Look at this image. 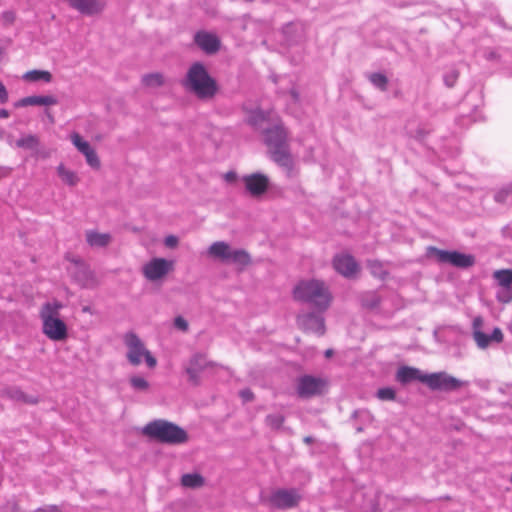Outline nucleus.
I'll use <instances>...</instances> for the list:
<instances>
[{
    "instance_id": "obj_1",
    "label": "nucleus",
    "mask_w": 512,
    "mask_h": 512,
    "mask_svg": "<svg viewBox=\"0 0 512 512\" xmlns=\"http://www.w3.org/2000/svg\"><path fill=\"white\" fill-rule=\"evenodd\" d=\"M183 87L194 94L199 100L213 99L219 91V86L202 62H194L182 80Z\"/></svg>"
},
{
    "instance_id": "obj_2",
    "label": "nucleus",
    "mask_w": 512,
    "mask_h": 512,
    "mask_svg": "<svg viewBox=\"0 0 512 512\" xmlns=\"http://www.w3.org/2000/svg\"><path fill=\"white\" fill-rule=\"evenodd\" d=\"M264 144L270 158L279 166L292 169L293 159L288 144V132L282 123L263 129Z\"/></svg>"
},
{
    "instance_id": "obj_3",
    "label": "nucleus",
    "mask_w": 512,
    "mask_h": 512,
    "mask_svg": "<svg viewBox=\"0 0 512 512\" xmlns=\"http://www.w3.org/2000/svg\"><path fill=\"white\" fill-rule=\"evenodd\" d=\"M293 297L296 301L311 304L319 312H325L332 300L325 283L317 279L300 281L293 289Z\"/></svg>"
},
{
    "instance_id": "obj_4",
    "label": "nucleus",
    "mask_w": 512,
    "mask_h": 512,
    "mask_svg": "<svg viewBox=\"0 0 512 512\" xmlns=\"http://www.w3.org/2000/svg\"><path fill=\"white\" fill-rule=\"evenodd\" d=\"M142 432L157 442L169 445L184 444L189 440L186 430L165 419L150 421L143 427Z\"/></svg>"
},
{
    "instance_id": "obj_5",
    "label": "nucleus",
    "mask_w": 512,
    "mask_h": 512,
    "mask_svg": "<svg viewBox=\"0 0 512 512\" xmlns=\"http://www.w3.org/2000/svg\"><path fill=\"white\" fill-rule=\"evenodd\" d=\"M62 307V303L58 301L46 302L40 312L43 321V333L53 341H63L68 337L67 325L59 318V310Z\"/></svg>"
},
{
    "instance_id": "obj_6",
    "label": "nucleus",
    "mask_w": 512,
    "mask_h": 512,
    "mask_svg": "<svg viewBox=\"0 0 512 512\" xmlns=\"http://www.w3.org/2000/svg\"><path fill=\"white\" fill-rule=\"evenodd\" d=\"M208 254L226 264H236L244 268L251 264V256L245 249H232L231 246L224 241H216L208 248Z\"/></svg>"
},
{
    "instance_id": "obj_7",
    "label": "nucleus",
    "mask_w": 512,
    "mask_h": 512,
    "mask_svg": "<svg viewBox=\"0 0 512 512\" xmlns=\"http://www.w3.org/2000/svg\"><path fill=\"white\" fill-rule=\"evenodd\" d=\"M426 256L434 257L439 264H450L456 268L467 269L476 263L472 254H465L457 250H442L435 246L426 248Z\"/></svg>"
},
{
    "instance_id": "obj_8",
    "label": "nucleus",
    "mask_w": 512,
    "mask_h": 512,
    "mask_svg": "<svg viewBox=\"0 0 512 512\" xmlns=\"http://www.w3.org/2000/svg\"><path fill=\"white\" fill-rule=\"evenodd\" d=\"M468 384L445 371L434 372L426 375L425 385L432 391L455 392Z\"/></svg>"
},
{
    "instance_id": "obj_9",
    "label": "nucleus",
    "mask_w": 512,
    "mask_h": 512,
    "mask_svg": "<svg viewBox=\"0 0 512 512\" xmlns=\"http://www.w3.org/2000/svg\"><path fill=\"white\" fill-rule=\"evenodd\" d=\"M209 367H221L223 365L213 361H208L206 356L202 353H195L191 356L187 364L185 365V372L188 375V381L194 386H198L201 383L200 373Z\"/></svg>"
},
{
    "instance_id": "obj_10",
    "label": "nucleus",
    "mask_w": 512,
    "mask_h": 512,
    "mask_svg": "<svg viewBox=\"0 0 512 512\" xmlns=\"http://www.w3.org/2000/svg\"><path fill=\"white\" fill-rule=\"evenodd\" d=\"M324 312L309 311L301 313L297 316L298 327L306 333H315L318 336H323L326 332Z\"/></svg>"
},
{
    "instance_id": "obj_11",
    "label": "nucleus",
    "mask_w": 512,
    "mask_h": 512,
    "mask_svg": "<svg viewBox=\"0 0 512 512\" xmlns=\"http://www.w3.org/2000/svg\"><path fill=\"white\" fill-rule=\"evenodd\" d=\"M326 385L324 379L306 374L298 377L296 392L300 398H310L321 395Z\"/></svg>"
},
{
    "instance_id": "obj_12",
    "label": "nucleus",
    "mask_w": 512,
    "mask_h": 512,
    "mask_svg": "<svg viewBox=\"0 0 512 512\" xmlns=\"http://www.w3.org/2000/svg\"><path fill=\"white\" fill-rule=\"evenodd\" d=\"M482 325L483 319L481 316H477L473 319L472 335L473 339L475 340L477 346L480 349H486L492 342L501 343L503 341L504 336L500 328L495 327L491 334H486L481 331Z\"/></svg>"
},
{
    "instance_id": "obj_13",
    "label": "nucleus",
    "mask_w": 512,
    "mask_h": 512,
    "mask_svg": "<svg viewBox=\"0 0 512 512\" xmlns=\"http://www.w3.org/2000/svg\"><path fill=\"white\" fill-rule=\"evenodd\" d=\"M301 496L295 489H277L268 497L269 505L276 509H288L298 506Z\"/></svg>"
},
{
    "instance_id": "obj_14",
    "label": "nucleus",
    "mask_w": 512,
    "mask_h": 512,
    "mask_svg": "<svg viewBox=\"0 0 512 512\" xmlns=\"http://www.w3.org/2000/svg\"><path fill=\"white\" fill-rule=\"evenodd\" d=\"M242 181L245 184L246 191L255 198L264 195L268 191L270 185L268 176L260 172L244 175L242 177Z\"/></svg>"
},
{
    "instance_id": "obj_15",
    "label": "nucleus",
    "mask_w": 512,
    "mask_h": 512,
    "mask_svg": "<svg viewBox=\"0 0 512 512\" xmlns=\"http://www.w3.org/2000/svg\"><path fill=\"white\" fill-rule=\"evenodd\" d=\"M173 269V261L165 258H153L143 266V274L150 281H157Z\"/></svg>"
},
{
    "instance_id": "obj_16",
    "label": "nucleus",
    "mask_w": 512,
    "mask_h": 512,
    "mask_svg": "<svg viewBox=\"0 0 512 512\" xmlns=\"http://www.w3.org/2000/svg\"><path fill=\"white\" fill-rule=\"evenodd\" d=\"M74 267L71 270L72 279L81 287V288H94L97 285V281L95 279V275L93 271L90 269L89 265L81 260H76L74 262Z\"/></svg>"
},
{
    "instance_id": "obj_17",
    "label": "nucleus",
    "mask_w": 512,
    "mask_h": 512,
    "mask_svg": "<svg viewBox=\"0 0 512 512\" xmlns=\"http://www.w3.org/2000/svg\"><path fill=\"white\" fill-rule=\"evenodd\" d=\"M124 343L128 347V361L134 366L139 365L141 363V356L147 350L141 339L134 332H128L125 334Z\"/></svg>"
},
{
    "instance_id": "obj_18",
    "label": "nucleus",
    "mask_w": 512,
    "mask_h": 512,
    "mask_svg": "<svg viewBox=\"0 0 512 512\" xmlns=\"http://www.w3.org/2000/svg\"><path fill=\"white\" fill-rule=\"evenodd\" d=\"M71 140L77 150L85 156L87 164L91 168L98 170L101 167V162L95 149L90 145V143L84 140L76 132L71 135Z\"/></svg>"
},
{
    "instance_id": "obj_19",
    "label": "nucleus",
    "mask_w": 512,
    "mask_h": 512,
    "mask_svg": "<svg viewBox=\"0 0 512 512\" xmlns=\"http://www.w3.org/2000/svg\"><path fill=\"white\" fill-rule=\"evenodd\" d=\"M335 270L346 278H353L359 270V265L350 254L336 255L333 259Z\"/></svg>"
},
{
    "instance_id": "obj_20",
    "label": "nucleus",
    "mask_w": 512,
    "mask_h": 512,
    "mask_svg": "<svg viewBox=\"0 0 512 512\" xmlns=\"http://www.w3.org/2000/svg\"><path fill=\"white\" fill-rule=\"evenodd\" d=\"M195 44L203 50L206 54H215L221 47L220 39L209 32L198 31L194 35Z\"/></svg>"
},
{
    "instance_id": "obj_21",
    "label": "nucleus",
    "mask_w": 512,
    "mask_h": 512,
    "mask_svg": "<svg viewBox=\"0 0 512 512\" xmlns=\"http://www.w3.org/2000/svg\"><path fill=\"white\" fill-rule=\"evenodd\" d=\"M427 373H423L420 369L410 366H402L397 370L396 380L402 385H407L413 381H419L425 384Z\"/></svg>"
},
{
    "instance_id": "obj_22",
    "label": "nucleus",
    "mask_w": 512,
    "mask_h": 512,
    "mask_svg": "<svg viewBox=\"0 0 512 512\" xmlns=\"http://www.w3.org/2000/svg\"><path fill=\"white\" fill-rule=\"evenodd\" d=\"M16 146L24 150L32 151L33 155L37 157L47 158L49 156L48 153L40 149V139L35 134H28L19 138L16 141Z\"/></svg>"
},
{
    "instance_id": "obj_23",
    "label": "nucleus",
    "mask_w": 512,
    "mask_h": 512,
    "mask_svg": "<svg viewBox=\"0 0 512 512\" xmlns=\"http://www.w3.org/2000/svg\"><path fill=\"white\" fill-rule=\"evenodd\" d=\"M2 395L8 399L24 404L35 405L38 404L40 398L38 395H28L22 391L19 387L12 386L2 390Z\"/></svg>"
},
{
    "instance_id": "obj_24",
    "label": "nucleus",
    "mask_w": 512,
    "mask_h": 512,
    "mask_svg": "<svg viewBox=\"0 0 512 512\" xmlns=\"http://www.w3.org/2000/svg\"><path fill=\"white\" fill-rule=\"evenodd\" d=\"M243 110L248 113L245 122L255 130L263 128V124L268 122L270 119V112L265 111L261 108L247 109L243 107Z\"/></svg>"
},
{
    "instance_id": "obj_25",
    "label": "nucleus",
    "mask_w": 512,
    "mask_h": 512,
    "mask_svg": "<svg viewBox=\"0 0 512 512\" xmlns=\"http://www.w3.org/2000/svg\"><path fill=\"white\" fill-rule=\"evenodd\" d=\"M359 301L362 308L375 311L378 310L382 302V297L376 290L364 291L359 295Z\"/></svg>"
},
{
    "instance_id": "obj_26",
    "label": "nucleus",
    "mask_w": 512,
    "mask_h": 512,
    "mask_svg": "<svg viewBox=\"0 0 512 512\" xmlns=\"http://www.w3.org/2000/svg\"><path fill=\"white\" fill-rule=\"evenodd\" d=\"M111 235L109 233H99L90 231L86 235L87 243L92 247H106L111 242Z\"/></svg>"
},
{
    "instance_id": "obj_27",
    "label": "nucleus",
    "mask_w": 512,
    "mask_h": 512,
    "mask_svg": "<svg viewBox=\"0 0 512 512\" xmlns=\"http://www.w3.org/2000/svg\"><path fill=\"white\" fill-rule=\"evenodd\" d=\"M205 479L199 473H187L181 477V484L187 488H200L204 485Z\"/></svg>"
},
{
    "instance_id": "obj_28",
    "label": "nucleus",
    "mask_w": 512,
    "mask_h": 512,
    "mask_svg": "<svg viewBox=\"0 0 512 512\" xmlns=\"http://www.w3.org/2000/svg\"><path fill=\"white\" fill-rule=\"evenodd\" d=\"M22 78L25 80V81H30V82H36V81H44V82H51L52 81V74L49 72V71H46V70H30V71H27L23 76Z\"/></svg>"
},
{
    "instance_id": "obj_29",
    "label": "nucleus",
    "mask_w": 512,
    "mask_h": 512,
    "mask_svg": "<svg viewBox=\"0 0 512 512\" xmlns=\"http://www.w3.org/2000/svg\"><path fill=\"white\" fill-rule=\"evenodd\" d=\"M57 174L61 180L69 186H75L79 178L74 171L67 170L63 164L57 167Z\"/></svg>"
},
{
    "instance_id": "obj_30",
    "label": "nucleus",
    "mask_w": 512,
    "mask_h": 512,
    "mask_svg": "<svg viewBox=\"0 0 512 512\" xmlns=\"http://www.w3.org/2000/svg\"><path fill=\"white\" fill-rule=\"evenodd\" d=\"M493 278L501 287H512V269H500L493 273Z\"/></svg>"
},
{
    "instance_id": "obj_31",
    "label": "nucleus",
    "mask_w": 512,
    "mask_h": 512,
    "mask_svg": "<svg viewBox=\"0 0 512 512\" xmlns=\"http://www.w3.org/2000/svg\"><path fill=\"white\" fill-rule=\"evenodd\" d=\"M367 267L374 277L381 280L386 279V277L389 275V272L383 268V264L379 260H368Z\"/></svg>"
},
{
    "instance_id": "obj_32",
    "label": "nucleus",
    "mask_w": 512,
    "mask_h": 512,
    "mask_svg": "<svg viewBox=\"0 0 512 512\" xmlns=\"http://www.w3.org/2000/svg\"><path fill=\"white\" fill-rule=\"evenodd\" d=\"M368 79L379 90L386 91L388 89L389 80L385 74L374 72L368 76Z\"/></svg>"
},
{
    "instance_id": "obj_33",
    "label": "nucleus",
    "mask_w": 512,
    "mask_h": 512,
    "mask_svg": "<svg viewBox=\"0 0 512 512\" xmlns=\"http://www.w3.org/2000/svg\"><path fill=\"white\" fill-rule=\"evenodd\" d=\"M142 83L147 87H160L164 84V77L161 73H149L142 77Z\"/></svg>"
},
{
    "instance_id": "obj_34",
    "label": "nucleus",
    "mask_w": 512,
    "mask_h": 512,
    "mask_svg": "<svg viewBox=\"0 0 512 512\" xmlns=\"http://www.w3.org/2000/svg\"><path fill=\"white\" fill-rule=\"evenodd\" d=\"M285 422V417L282 414H268L265 417V423L273 430H279L283 423Z\"/></svg>"
},
{
    "instance_id": "obj_35",
    "label": "nucleus",
    "mask_w": 512,
    "mask_h": 512,
    "mask_svg": "<svg viewBox=\"0 0 512 512\" xmlns=\"http://www.w3.org/2000/svg\"><path fill=\"white\" fill-rule=\"evenodd\" d=\"M376 396L382 401H393L396 399V391L392 387H383L377 390Z\"/></svg>"
},
{
    "instance_id": "obj_36",
    "label": "nucleus",
    "mask_w": 512,
    "mask_h": 512,
    "mask_svg": "<svg viewBox=\"0 0 512 512\" xmlns=\"http://www.w3.org/2000/svg\"><path fill=\"white\" fill-rule=\"evenodd\" d=\"M35 105H39V95H32V96H27V97L21 98L14 104V106L16 108L26 107V106H35Z\"/></svg>"
},
{
    "instance_id": "obj_37",
    "label": "nucleus",
    "mask_w": 512,
    "mask_h": 512,
    "mask_svg": "<svg viewBox=\"0 0 512 512\" xmlns=\"http://www.w3.org/2000/svg\"><path fill=\"white\" fill-rule=\"evenodd\" d=\"M130 384L135 390H147L149 388V383L143 377L140 376H132L130 378Z\"/></svg>"
},
{
    "instance_id": "obj_38",
    "label": "nucleus",
    "mask_w": 512,
    "mask_h": 512,
    "mask_svg": "<svg viewBox=\"0 0 512 512\" xmlns=\"http://www.w3.org/2000/svg\"><path fill=\"white\" fill-rule=\"evenodd\" d=\"M496 297L501 303H509L512 301V287H501Z\"/></svg>"
},
{
    "instance_id": "obj_39",
    "label": "nucleus",
    "mask_w": 512,
    "mask_h": 512,
    "mask_svg": "<svg viewBox=\"0 0 512 512\" xmlns=\"http://www.w3.org/2000/svg\"><path fill=\"white\" fill-rule=\"evenodd\" d=\"M458 77L459 71L456 69H453L450 72L446 73L443 77L445 85L449 88H452L455 85Z\"/></svg>"
},
{
    "instance_id": "obj_40",
    "label": "nucleus",
    "mask_w": 512,
    "mask_h": 512,
    "mask_svg": "<svg viewBox=\"0 0 512 512\" xmlns=\"http://www.w3.org/2000/svg\"><path fill=\"white\" fill-rule=\"evenodd\" d=\"M361 416H368V423H372L374 421L373 414L367 409L354 410L351 415V419H357Z\"/></svg>"
},
{
    "instance_id": "obj_41",
    "label": "nucleus",
    "mask_w": 512,
    "mask_h": 512,
    "mask_svg": "<svg viewBox=\"0 0 512 512\" xmlns=\"http://www.w3.org/2000/svg\"><path fill=\"white\" fill-rule=\"evenodd\" d=\"M58 104V99L53 95H39V105L50 106Z\"/></svg>"
},
{
    "instance_id": "obj_42",
    "label": "nucleus",
    "mask_w": 512,
    "mask_h": 512,
    "mask_svg": "<svg viewBox=\"0 0 512 512\" xmlns=\"http://www.w3.org/2000/svg\"><path fill=\"white\" fill-rule=\"evenodd\" d=\"M1 19H2L3 25L9 26L14 23V21L16 19V15L11 10L4 11L1 15Z\"/></svg>"
},
{
    "instance_id": "obj_43",
    "label": "nucleus",
    "mask_w": 512,
    "mask_h": 512,
    "mask_svg": "<svg viewBox=\"0 0 512 512\" xmlns=\"http://www.w3.org/2000/svg\"><path fill=\"white\" fill-rule=\"evenodd\" d=\"M174 326L183 332H186L189 328V324H188L187 320L184 319L182 316H177L174 319Z\"/></svg>"
},
{
    "instance_id": "obj_44",
    "label": "nucleus",
    "mask_w": 512,
    "mask_h": 512,
    "mask_svg": "<svg viewBox=\"0 0 512 512\" xmlns=\"http://www.w3.org/2000/svg\"><path fill=\"white\" fill-rule=\"evenodd\" d=\"M239 396L241 397V399L245 403L252 402L254 400V398H255V395H254L253 391L251 389H249V388H245V389L240 390Z\"/></svg>"
},
{
    "instance_id": "obj_45",
    "label": "nucleus",
    "mask_w": 512,
    "mask_h": 512,
    "mask_svg": "<svg viewBox=\"0 0 512 512\" xmlns=\"http://www.w3.org/2000/svg\"><path fill=\"white\" fill-rule=\"evenodd\" d=\"M428 134L429 131L425 130L422 127H419L415 130L414 133H411L410 136L415 138L417 141L422 142Z\"/></svg>"
},
{
    "instance_id": "obj_46",
    "label": "nucleus",
    "mask_w": 512,
    "mask_h": 512,
    "mask_svg": "<svg viewBox=\"0 0 512 512\" xmlns=\"http://www.w3.org/2000/svg\"><path fill=\"white\" fill-rule=\"evenodd\" d=\"M145 362L149 368H154L157 365L156 358L151 354L149 350H146L143 354Z\"/></svg>"
},
{
    "instance_id": "obj_47",
    "label": "nucleus",
    "mask_w": 512,
    "mask_h": 512,
    "mask_svg": "<svg viewBox=\"0 0 512 512\" xmlns=\"http://www.w3.org/2000/svg\"><path fill=\"white\" fill-rule=\"evenodd\" d=\"M179 243V239L175 235H169L165 238L164 244L168 248H175Z\"/></svg>"
},
{
    "instance_id": "obj_48",
    "label": "nucleus",
    "mask_w": 512,
    "mask_h": 512,
    "mask_svg": "<svg viewBox=\"0 0 512 512\" xmlns=\"http://www.w3.org/2000/svg\"><path fill=\"white\" fill-rule=\"evenodd\" d=\"M9 99L8 91L5 85L0 81V104H5Z\"/></svg>"
},
{
    "instance_id": "obj_49",
    "label": "nucleus",
    "mask_w": 512,
    "mask_h": 512,
    "mask_svg": "<svg viewBox=\"0 0 512 512\" xmlns=\"http://www.w3.org/2000/svg\"><path fill=\"white\" fill-rule=\"evenodd\" d=\"M295 26L292 23H288L283 27V34L290 40L295 41V39L292 38V32L294 30Z\"/></svg>"
},
{
    "instance_id": "obj_50",
    "label": "nucleus",
    "mask_w": 512,
    "mask_h": 512,
    "mask_svg": "<svg viewBox=\"0 0 512 512\" xmlns=\"http://www.w3.org/2000/svg\"><path fill=\"white\" fill-rule=\"evenodd\" d=\"M35 512H62L58 506L56 505H50V506H47V507H41V508H37L35 510Z\"/></svg>"
},
{
    "instance_id": "obj_51",
    "label": "nucleus",
    "mask_w": 512,
    "mask_h": 512,
    "mask_svg": "<svg viewBox=\"0 0 512 512\" xmlns=\"http://www.w3.org/2000/svg\"><path fill=\"white\" fill-rule=\"evenodd\" d=\"M225 180L229 183L235 182L238 178V175L235 171H228L225 176Z\"/></svg>"
},
{
    "instance_id": "obj_52",
    "label": "nucleus",
    "mask_w": 512,
    "mask_h": 512,
    "mask_svg": "<svg viewBox=\"0 0 512 512\" xmlns=\"http://www.w3.org/2000/svg\"><path fill=\"white\" fill-rule=\"evenodd\" d=\"M289 94L295 103L300 101V94L295 88L290 89Z\"/></svg>"
},
{
    "instance_id": "obj_53",
    "label": "nucleus",
    "mask_w": 512,
    "mask_h": 512,
    "mask_svg": "<svg viewBox=\"0 0 512 512\" xmlns=\"http://www.w3.org/2000/svg\"><path fill=\"white\" fill-rule=\"evenodd\" d=\"M485 57L487 60H496L499 58V55L495 51H489Z\"/></svg>"
},
{
    "instance_id": "obj_54",
    "label": "nucleus",
    "mask_w": 512,
    "mask_h": 512,
    "mask_svg": "<svg viewBox=\"0 0 512 512\" xmlns=\"http://www.w3.org/2000/svg\"><path fill=\"white\" fill-rule=\"evenodd\" d=\"M505 197H506V193H504V192H498L497 194H495V200L500 203L504 202Z\"/></svg>"
},
{
    "instance_id": "obj_55",
    "label": "nucleus",
    "mask_w": 512,
    "mask_h": 512,
    "mask_svg": "<svg viewBox=\"0 0 512 512\" xmlns=\"http://www.w3.org/2000/svg\"><path fill=\"white\" fill-rule=\"evenodd\" d=\"M10 112L7 109H0V118H8Z\"/></svg>"
},
{
    "instance_id": "obj_56",
    "label": "nucleus",
    "mask_w": 512,
    "mask_h": 512,
    "mask_svg": "<svg viewBox=\"0 0 512 512\" xmlns=\"http://www.w3.org/2000/svg\"><path fill=\"white\" fill-rule=\"evenodd\" d=\"M303 441H304V443H306V444H313V443L315 442V439H314V437H312V436H305V437L303 438Z\"/></svg>"
},
{
    "instance_id": "obj_57",
    "label": "nucleus",
    "mask_w": 512,
    "mask_h": 512,
    "mask_svg": "<svg viewBox=\"0 0 512 512\" xmlns=\"http://www.w3.org/2000/svg\"><path fill=\"white\" fill-rule=\"evenodd\" d=\"M82 312H83V313H90V314H93V311H92L91 306H88V305H87V306H83V307H82Z\"/></svg>"
},
{
    "instance_id": "obj_58",
    "label": "nucleus",
    "mask_w": 512,
    "mask_h": 512,
    "mask_svg": "<svg viewBox=\"0 0 512 512\" xmlns=\"http://www.w3.org/2000/svg\"><path fill=\"white\" fill-rule=\"evenodd\" d=\"M333 354H334V350H333V349H327V350L325 351V353H324V356H325L326 358H330V357H332V356H333Z\"/></svg>"
},
{
    "instance_id": "obj_59",
    "label": "nucleus",
    "mask_w": 512,
    "mask_h": 512,
    "mask_svg": "<svg viewBox=\"0 0 512 512\" xmlns=\"http://www.w3.org/2000/svg\"><path fill=\"white\" fill-rule=\"evenodd\" d=\"M45 113L51 123H54V117L51 115L48 109L45 110Z\"/></svg>"
},
{
    "instance_id": "obj_60",
    "label": "nucleus",
    "mask_w": 512,
    "mask_h": 512,
    "mask_svg": "<svg viewBox=\"0 0 512 512\" xmlns=\"http://www.w3.org/2000/svg\"><path fill=\"white\" fill-rule=\"evenodd\" d=\"M355 429H356V432H357V433H361V432H363V431H364V427H363L362 425H358V426H356V428H355Z\"/></svg>"
},
{
    "instance_id": "obj_61",
    "label": "nucleus",
    "mask_w": 512,
    "mask_h": 512,
    "mask_svg": "<svg viewBox=\"0 0 512 512\" xmlns=\"http://www.w3.org/2000/svg\"><path fill=\"white\" fill-rule=\"evenodd\" d=\"M4 54L3 48L0 46V61L2 60V56Z\"/></svg>"
},
{
    "instance_id": "obj_62",
    "label": "nucleus",
    "mask_w": 512,
    "mask_h": 512,
    "mask_svg": "<svg viewBox=\"0 0 512 512\" xmlns=\"http://www.w3.org/2000/svg\"><path fill=\"white\" fill-rule=\"evenodd\" d=\"M373 512H380V509L378 508V506H377V505H375V506L373 507Z\"/></svg>"
},
{
    "instance_id": "obj_63",
    "label": "nucleus",
    "mask_w": 512,
    "mask_h": 512,
    "mask_svg": "<svg viewBox=\"0 0 512 512\" xmlns=\"http://www.w3.org/2000/svg\"><path fill=\"white\" fill-rule=\"evenodd\" d=\"M3 135H4V131L0 128V139L3 138Z\"/></svg>"
},
{
    "instance_id": "obj_64",
    "label": "nucleus",
    "mask_w": 512,
    "mask_h": 512,
    "mask_svg": "<svg viewBox=\"0 0 512 512\" xmlns=\"http://www.w3.org/2000/svg\"><path fill=\"white\" fill-rule=\"evenodd\" d=\"M376 497H377V500H378V501H380V499H381V494H380V493H377Z\"/></svg>"
}]
</instances>
